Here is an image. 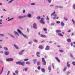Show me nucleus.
<instances>
[{
  "instance_id": "obj_1",
  "label": "nucleus",
  "mask_w": 75,
  "mask_h": 75,
  "mask_svg": "<svg viewBox=\"0 0 75 75\" xmlns=\"http://www.w3.org/2000/svg\"><path fill=\"white\" fill-rule=\"evenodd\" d=\"M17 31L19 33H20L21 34V35H22L25 38H27V39H28V38L26 36V35H24V34H23L22 32H21V31L20 30L18 29L17 30Z\"/></svg>"
},
{
  "instance_id": "obj_47",
  "label": "nucleus",
  "mask_w": 75,
  "mask_h": 75,
  "mask_svg": "<svg viewBox=\"0 0 75 75\" xmlns=\"http://www.w3.org/2000/svg\"><path fill=\"white\" fill-rule=\"evenodd\" d=\"M59 8H62L63 7L62 6H59Z\"/></svg>"
},
{
  "instance_id": "obj_62",
  "label": "nucleus",
  "mask_w": 75,
  "mask_h": 75,
  "mask_svg": "<svg viewBox=\"0 0 75 75\" xmlns=\"http://www.w3.org/2000/svg\"><path fill=\"white\" fill-rule=\"evenodd\" d=\"M71 30H70L68 31V33H69L70 32H71Z\"/></svg>"
},
{
  "instance_id": "obj_55",
  "label": "nucleus",
  "mask_w": 75,
  "mask_h": 75,
  "mask_svg": "<svg viewBox=\"0 0 75 75\" xmlns=\"http://www.w3.org/2000/svg\"><path fill=\"white\" fill-rule=\"evenodd\" d=\"M12 0H11V1H9L8 2V3H11V2H12Z\"/></svg>"
},
{
  "instance_id": "obj_23",
  "label": "nucleus",
  "mask_w": 75,
  "mask_h": 75,
  "mask_svg": "<svg viewBox=\"0 0 75 75\" xmlns=\"http://www.w3.org/2000/svg\"><path fill=\"white\" fill-rule=\"evenodd\" d=\"M27 69H28V68H25L24 69H23V71H27Z\"/></svg>"
},
{
  "instance_id": "obj_56",
  "label": "nucleus",
  "mask_w": 75,
  "mask_h": 75,
  "mask_svg": "<svg viewBox=\"0 0 75 75\" xmlns=\"http://www.w3.org/2000/svg\"><path fill=\"white\" fill-rule=\"evenodd\" d=\"M70 57H73V55H72V54H70Z\"/></svg>"
},
{
  "instance_id": "obj_53",
  "label": "nucleus",
  "mask_w": 75,
  "mask_h": 75,
  "mask_svg": "<svg viewBox=\"0 0 75 75\" xmlns=\"http://www.w3.org/2000/svg\"><path fill=\"white\" fill-rule=\"evenodd\" d=\"M73 8H74V9H75V5H73Z\"/></svg>"
},
{
  "instance_id": "obj_34",
  "label": "nucleus",
  "mask_w": 75,
  "mask_h": 75,
  "mask_svg": "<svg viewBox=\"0 0 75 75\" xmlns=\"http://www.w3.org/2000/svg\"><path fill=\"white\" fill-rule=\"evenodd\" d=\"M4 49L5 50H6V51L8 50V49L6 47H4Z\"/></svg>"
},
{
  "instance_id": "obj_45",
  "label": "nucleus",
  "mask_w": 75,
  "mask_h": 75,
  "mask_svg": "<svg viewBox=\"0 0 75 75\" xmlns=\"http://www.w3.org/2000/svg\"><path fill=\"white\" fill-rule=\"evenodd\" d=\"M10 35V36L11 37H12V38H14V37L13 35Z\"/></svg>"
},
{
  "instance_id": "obj_13",
  "label": "nucleus",
  "mask_w": 75,
  "mask_h": 75,
  "mask_svg": "<svg viewBox=\"0 0 75 75\" xmlns=\"http://www.w3.org/2000/svg\"><path fill=\"white\" fill-rule=\"evenodd\" d=\"M55 13V12H54V13L51 14V16H54V17H57V15H56V14H54Z\"/></svg>"
},
{
  "instance_id": "obj_8",
  "label": "nucleus",
  "mask_w": 75,
  "mask_h": 75,
  "mask_svg": "<svg viewBox=\"0 0 75 75\" xmlns=\"http://www.w3.org/2000/svg\"><path fill=\"white\" fill-rule=\"evenodd\" d=\"M50 48V47L48 46H47L46 48H45V50H49Z\"/></svg>"
},
{
  "instance_id": "obj_12",
  "label": "nucleus",
  "mask_w": 75,
  "mask_h": 75,
  "mask_svg": "<svg viewBox=\"0 0 75 75\" xmlns=\"http://www.w3.org/2000/svg\"><path fill=\"white\" fill-rule=\"evenodd\" d=\"M36 54L37 55V56L38 57H40V56L39 55L40 54V52H38L36 53Z\"/></svg>"
},
{
  "instance_id": "obj_50",
  "label": "nucleus",
  "mask_w": 75,
  "mask_h": 75,
  "mask_svg": "<svg viewBox=\"0 0 75 75\" xmlns=\"http://www.w3.org/2000/svg\"><path fill=\"white\" fill-rule=\"evenodd\" d=\"M72 20L73 23H74V24H75V21H74V20L73 19H72Z\"/></svg>"
},
{
  "instance_id": "obj_10",
  "label": "nucleus",
  "mask_w": 75,
  "mask_h": 75,
  "mask_svg": "<svg viewBox=\"0 0 75 75\" xmlns=\"http://www.w3.org/2000/svg\"><path fill=\"white\" fill-rule=\"evenodd\" d=\"M55 58L56 59L57 61V62H60V60H59V59L57 57H55Z\"/></svg>"
},
{
  "instance_id": "obj_40",
  "label": "nucleus",
  "mask_w": 75,
  "mask_h": 75,
  "mask_svg": "<svg viewBox=\"0 0 75 75\" xmlns=\"http://www.w3.org/2000/svg\"><path fill=\"white\" fill-rule=\"evenodd\" d=\"M35 4L34 3H32L31 4V6H34V5H35Z\"/></svg>"
},
{
  "instance_id": "obj_15",
  "label": "nucleus",
  "mask_w": 75,
  "mask_h": 75,
  "mask_svg": "<svg viewBox=\"0 0 75 75\" xmlns=\"http://www.w3.org/2000/svg\"><path fill=\"white\" fill-rule=\"evenodd\" d=\"M9 52H4V54L6 55H8L9 54Z\"/></svg>"
},
{
  "instance_id": "obj_2",
  "label": "nucleus",
  "mask_w": 75,
  "mask_h": 75,
  "mask_svg": "<svg viewBox=\"0 0 75 75\" xmlns=\"http://www.w3.org/2000/svg\"><path fill=\"white\" fill-rule=\"evenodd\" d=\"M16 64H18V65H21L24 66V64H25V63L24 62H21L20 61H19L18 62H16Z\"/></svg>"
},
{
  "instance_id": "obj_36",
  "label": "nucleus",
  "mask_w": 75,
  "mask_h": 75,
  "mask_svg": "<svg viewBox=\"0 0 75 75\" xmlns=\"http://www.w3.org/2000/svg\"><path fill=\"white\" fill-rule=\"evenodd\" d=\"M47 0L48 2L49 3H51V0Z\"/></svg>"
},
{
  "instance_id": "obj_33",
  "label": "nucleus",
  "mask_w": 75,
  "mask_h": 75,
  "mask_svg": "<svg viewBox=\"0 0 75 75\" xmlns=\"http://www.w3.org/2000/svg\"><path fill=\"white\" fill-rule=\"evenodd\" d=\"M52 67L53 68V69H54V64L52 63Z\"/></svg>"
},
{
  "instance_id": "obj_25",
  "label": "nucleus",
  "mask_w": 75,
  "mask_h": 75,
  "mask_svg": "<svg viewBox=\"0 0 75 75\" xmlns=\"http://www.w3.org/2000/svg\"><path fill=\"white\" fill-rule=\"evenodd\" d=\"M26 64L27 65H29L30 64V62H26Z\"/></svg>"
},
{
  "instance_id": "obj_37",
  "label": "nucleus",
  "mask_w": 75,
  "mask_h": 75,
  "mask_svg": "<svg viewBox=\"0 0 75 75\" xmlns=\"http://www.w3.org/2000/svg\"><path fill=\"white\" fill-rule=\"evenodd\" d=\"M64 19L65 20V21H67L68 20V18L66 17H65L64 18Z\"/></svg>"
},
{
  "instance_id": "obj_3",
  "label": "nucleus",
  "mask_w": 75,
  "mask_h": 75,
  "mask_svg": "<svg viewBox=\"0 0 75 75\" xmlns=\"http://www.w3.org/2000/svg\"><path fill=\"white\" fill-rule=\"evenodd\" d=\"M42 64L43 65H46V62L44 58H42Z\"/></svg>"
},
{
  "instance_id": "obj_24",
  "label": "nucleus",
  "mask_w": 75,
  "mask_h": 75,
  "mask_svg": "<svg viewBox=\"0 0 75 75\" xmlns=\"http://www.w3.org/2000/svg\"><path fill=\"white\" fill-rule=\"evenodd\" d=\"M37 65H40V62H37Z\"/></svg>"
},
{
  "instance_id": "obj_35",
  "label": "nucleus",
  "mask_w": 75,
  "mask_h": 75,
  "mask_svg": "<svg viewBox=\"0 0 75 75\" xmlns=\"http://www.w3.org/2000/svg\"><path fill=\"white\" fill-rule=\"evenodd\" d=\"M61 24L62 26H64V25H65L64 24V23L63 22H62L61 23Z\"/></svg>"
},
{
  "instance_id": "obj_42",
  "label": "nucleus",
  "mask_w": 75,
  "mask_h": 75,
  "mask_svg": "<svg viewBox=\"0 0 75 75\" xmlns=\"http://www.w3.org/2000/svg\"><path fill=\"white\" fill-rule=\"evenodd\" d=\"M24 61H28V59H24Z\"/></svg>"
},
{
  "instance_id": "obj_20",
  "label": "nucleus",
  "mask_w": 75,
  "mask_h": 75,
  "mask_svg": "<svg viewBox=\"0 0 75 75\" xmlns=\"http://www.w3.org/2000/svg\"><path fill=\"white\" fill-rule=\"evenodd\" d=\"M15 73L16 74V75L18 74V70H16L15 71Z\"/></svg>"
},
{
  "instance_id": "obj_31",
  "label": "nucleus",
  "mask_w": 75,
  "mask_h": 75,
  "mask_svg": "<svg viewBox=\"0 0 75 75\" xmlns=\"http://www.w3.org/2000/svg\"><path fill=\"white\" fill-rule=\"evenodd\" d=\"M14 33L15 35H18V33L16 31H14Z\"/></svg>"
},
{
  "instance_id": "obj_29",
  "label": "nucleus",
  "mask_w": 75,
  "mask_h": 75,
  "mask_svg": "<svg viewBox=\"0 0 75 75\" xmlns=\"http://www.w3.org/2000/svg\"><path fill=\"white\" fill-rule=\"evenodd\" d=\"M36 18L38 20H40V16H38Z\"/></svg>"
},
{
  "instance_id": "obj_14",
  "label": "nucleus",
  "mask_w": 75,
  "mask_h": 75,
  "mask_svg": "<svg viewBox=\"0 0 75 75\" xmlns=\"http://www.w3.org/2000/svg\"><path fill=\"white\" fill-rule=\"evenodd\" d=\"M40 37L42 38H46V35H44L42 34L40 35Z\"/></svg>"
},
{
  "instance_id": "obj_60",
  "label": "nucleus",
  "mask_w": 75,
  "mask_h": 75,
  "mask_svg": "<svg viewBox=\"0 0 75 75\" xmlns=\"http://www.w3.org/2000/svg\"><path fill=\"white\" fill-rule=\"evenodd\" d=\"M25 12V10H23V13H24Z\"/></svg>"
},
{
  "instance_id": "obj_38",
  "label": "nucleus",
  "mask_w": 75,
  "mask_h": 75,
  "mask_svg": "<svg viewBox=\"0 0 75 75\" xmlns=\"http://www.w3.org/2000/svg\"><path fill=\"white\" fill-rule=\"evenodd\" d=\"M34 41L35 42H38V41L37 40H34Z\"/></svg>"
},
{
  "instance_id": "obj_41",
  "label": "nucleus",
  "mask_w": 75,
  "mask_h": 75,
  "mask_svg": "<svg viewBox=\"0 0 75 75\" xmlns=\"http://www.w3.org/2000/svg\"><path fill=\"white\" fill-rule=\"evenodd\" d=\"M67 65L68 68H69V67H70V66H71V65L69 64H68Z\"/></svg>"
},
{
  "instance_id": "obj_64",
  "label": "nucleus",
  "mask_w": 75,
  "mask_h": 75,
  "mask_svg": "<svg viewBox=\"0 0 75 75\" xmlns=\"http://www.w3.org/2000/svg\"><path fill=\"white\" fill-rule=\"evenodd\" d=\"M13 75H16V73H13Z\"/></svg>"
},
{
  "instance_id": "obj_58",
  "label": "nucleus",
  "mask_w": 75,
  "mask_h": 75,
  "mask_svg": "<svg viewBox=\"0 0 75 75\" xmlns=\"http://www.w3.org/2000/svg\"><path fill=\"white\" fill-rule=\"evenodd\" d=\"M28 43L29 44H32V42H28Z\"/></svg>"
},
{
  "instance_id": "obj_18",
  "label": "nucleus",
  "mask_w": 75,
  "mask_h": 75,
  "mask_svg": "<svg viewBox=\"0 0 75 75\" xmlns=\"http://www.w3.org/2000/svg\"><path fill=\"white\" fill-rule=\"evenodd\" d=\"M27 16H28V17H29L30 18H31V14H30L28 13Z\"/></svg>"
},
{
  "instance_id": "obj_59",
  "label": "nucleus",
  "mask_w": 75,
  "mask_h": 75,
  "mask_svg": "<svg viewBox=\"0 0 75 75\" xmlns=\"http://www.w3.org/2000/svg\"><path fill=\"white\" fill-rule=\"evenodd\" d=\"M9 74H10V71H8L7 75H8Z\"/></svg>"
},
{
  "instance_id": "obj_16",
  "label": "nucleus",
  "mask_w": 75,
  "mask_h": 75,
  "mask_svg": "<svg viewBox=\"0 0 75 75\" xmlns=\"http://www.w3.org/2000/svg\"><path fill=\"white\" fill-rule=\"evenodd\" d=\"M14 46L17 49V50H18V47L17 45L14 44Z\"/></svg>"
},
{
  "instance_id": "obj_52",
  "label": "nucleus",
  "mask_w": 75,
  "mask_h": 75,
  "mask_svg": "<svg viewBox=\"0 0 75 75\" xmlns=\"http://www.w3.org/2000/svg\"><path fill=\"white\" fill-rule=\"evenodd\" d=\"M46 20H49V18H48V16L47 17Z\"/></svg>"
},
{
  "instance_id": "obj_5",
  "label": "nucleus",
  "mask_w": 75,
  "mask_h": 75,
  "mask_svg": "<svg viewBox=\"0 0 75 75\" xmlns=\"http://www.w3.org/2000/svg\"><path fill=\"white\" fill-rule=\"evenodd\" d=\"M14 60V59L12 58H8L6 60V61H8V62L13 61Z\"/></svg>"
},
{
  "instance_id": "obj_51",
  "label": "nucleus",
  "mask_w": 75,
  "mask_h": 75,
  "mask_svg": "<svg viewBox=\"0 0 75 75\" xmlns=\"http://www.w3.org/2000/svg\"><path fill=\"white\" fill-rule=\"evenodd\" d=\"M43 30H44V31H47V30L45 28H44Z\"/></svg>"
},
{
  "instance_id": "obj_9",
  "label": "nucleus",
  "mask_w": 75,
  "mask_h": 75,
  "mask_svg": "<svg viewBox=\"0 0 75 75\" xmlns=\"http://www.w3.org/2000/svg\"><path fill=\"white\" fill-rule=\"evenodd\" d=\"M33 28L35 29H37V25L35 23H34Z\"/></svg>"
},
{
  "instance_id": "obj_54",
  "label": "nucleus",
  "mask_w": 75,
  "mask_h": 75,
  "mask_svg": "<svg viewBox=\"0 0 75 75\" xmlns=\"http://www.w3.org/2000/svg\"><path fill=\"white\" fill-rule=\"evenodd\" d=\"M72 64H73L74 65H75V62H73Z\"/></svg>"
},
{
  "instance_id": "obj_46",
  "label": "nucleus",
  "mask_w": 75,
  "mask_h": 75,
  "mask_svg": "<svg viewBox=\"0 0 75 75\" xmlns=\"http://www.w3.org/2000/svg\"><path fill=\"white\" fill-rule=\"evenodd\" d=\"M56 23H57V24H59L60 22L59 21H56Z\"/></svg>"
},
{
  "instance_id": "obj_27",
  "label": "nucleus",
  "mask_w": 75,
  "mask_h": 75,
  "mask_svg": "<svg viewBox=\"0 0 75 75\" xmlns=\"http://www.w3.org/2000/svg\"><path fill=\"white\" fill-rule=\"evenodd\" d=\"M67 67H65L63 69V71H65L67 70Z\"/></svg>"
},
{
  "instance_id": "obj_44",
  "label": "nucleus",
  "mask_w": 75,
  "mask_h": 75,
  "mask_svg": "<svg viewBox=\"0 0 75 75\" xmlns=\"http://www.w3.org/2000/svg\"><path fill=\"white\" fill-rule=\"evenodd\" d=\"M22 52H23L22 51H21L19 53V55H21L23 54V53H22Z\"/></svg>"
},
{
  "instance_id": "obj_26",
  "label": "nucleus",
  "mask_w": 75,
  "mask_h": 75,
  "mask_svg": "<svg viewBox=\"0 0 75 75\" xmlns=\"http://www.w3.org/2000/svg\"><path fill=\"white\" fill-rule=\"evenodd\" d=\"M33 61L34 62V64H35V62H37V60L36 59H34L33 60Z\"/></svg>"
},
{
  "instance_id": "obj_4",
  "label": "nucleus",
  "mask_w": 75,
  "mask_h": 75,
  "mask_svg": "<svg viewBox=\"0 0 75 75\" xmlns=\"http://www.w3.org/2000/svg\"><path fill=\"white\" fill-rule=\"evenodd\" d=\"M44 19L43 18H41V20L40 21V22L41 24H44L45 23V22H44Z\"/></svg>"
},
{
  "instance_id": "obj_17",
  "label": "nucleus",
  "mask_w": 75,
  "mask_h": 75,
  "mask_svg": "<svg viewBox=\"0 0 75 75\" xmlns=\"http://www.w3.org/2000/svg\"><path fill=\"white\" fill-rule=\"evenodd\" d=\"M41 71L42 72H45V70L44 68H42L41 69Z\"/></svg>"
},
{
  "instance_id": "obj_22",
  "label": "nucleus",
  "mask_w": 75,
  "mask_h": 75,
  "mask_svg": "<svg viewBox=\"0 0 75 75\" xmlns=\"http://www.w3.org/2000/svg\"><path fill=\"white\" fill-rule=\"evenodd\" d=\"M67 41L69 42H70L71 41V39H68L67 40Z\"/></svg>"
},
{
  "instance_id": "obj_43",
  "label": "nucleus",
  "mask_w": 75,
  "mask_h": 75,
  "mask_svg": "<svg viewBox=\"0 0 75 75\" xmlns=\"http://www.w3.org/2000/svg\"><path fill=\"white\" fill-rule=\"evenodd\" d=\"M22 52H23L22 51H21L19 53V55H21L23 54V53H22Z\"/></svg>"
},
{
  "instance_id": "obj_7",
  "label": "nucleus",
  "mask_w": 75,
  "mask_h": 75,
  "mask_svg": "<svg viewBox=\"0 0 75 75\" xmlns=\"http://www.w3.org/2000/svg\"><path fill=\"white\" fill-rule=\"evenodd\" d=\"M38 48L39 49H41V50H43V49H44V47L42 45H39Z\"/></svg>"
},
{
  "instance_id": "obj_30",
  "label": "nucleus",
  "mask_w": 75,
  "mask_h": 75,
  "mask_svg": "<svg viewBox=\"0 0 75 75\" xmlns=\"http://www.w3.org/2000/svg\"><path fill=\"white\" fill-rule=\"evenodd\" d=\"M59 52H61V53L63 52H64V50H59Z\"/></svg>"
},
{
  "instance_id": "obj_49",
  "label": "nucleus",
  "mask_w": 75,
  "mask_h": 75,
  "mask_svg": "<svg viewBox=\"0 0 75 75\" xmlns=\"http://www.w3.org/2000/svg\"><path fill=\"white\" fill-rule=\"evenodd\" d=\"M27 31L28 32V33H29V31H30L29 29H28V28H27Z\"/></svg>"
},
{
  "instance_id": "obj_61",
  "label": "nucleus",
  "mask_w": 75,
  "mask_h": 75,
  "mask_svg": "<svg viewBox=\"0 0 75 75\" xmlns=\"http://www.w3.org/2000/svg\"><path fill=\"white\" fill-rule=\"evenodd\" d=\"M67 75H69V72L68 71L67 73Z\"/></svg>"
},
{
  "instance_id": "obj_39",
  "label": "nucleus",
  "mask_w": 75,
  "mask_h": 75,
  "mask_svg": "<svg viewBox=\"0 0 75 75\" xmlns=\"http://www.w3.org/2000/svg\"><path fill=\"white\" fill-rule=\"evenodd\" d=\"M41 69V67L40 66H38V70H40Z\"/></svg>"
},
{
  "instance_id": "obj_28",
  "label": "nucleus",
  "mask_w": 75,
  "mask_h": 75,
  "mask_svg": "<svg viewBox=\"0 0 75 75\" xmlns=\"http://www.w3.org/2000/svg\"><path fill=\"white\" fill-rule=\"evenodd\" d=\"M13 19H14V18H11V19H8V21H11V20H13Z\"/></svg>"
},
{
  "instance_id": "obj_32",
  "label": "nucleus",
  "mask_w": 75,
  "mask_h": 75,
  "mask_svg": "<svg viewBox=\"0 0 75 75\" xmlns=\"http://www.w3.org/2000/svg\"><path fill=\"white\" fill-rule=\"evenodd\" d=\"M4 68V67H2V70L1 71V74H2V72H3V69Z\"/></svg>"
},
{
  "instance_id": "obj_63",
  "label": "nucleus",
  "mask_w": 75,
  "mask_h": 75,
  "mask_svg": "<svg viewBox=\"0 0 75 75\" xmlns=\"http://www.w3.org/2000/svg\"><path fill=\"white\" fill-rule=\"evenodd\" d=\"M45 58H47V56H45Z\"/></svg>"
},
{
  "instance_id": "obj_48",
  "label": "nucleus",
  "mask_w": 75,
  "mask_h": 75,
  "mask_svg": "<svg viewBox=\"0 0 75 75\" xmlns=\"http://www.w3.org/2000/svg\"><path fill=\"white\" fill-rule=\"evenodd\" d=\"M54 25V23H52L51 24V25Z\"/></svg>"
},
{
  "instance_id": "obj_19",
  "label": "nucleus",
  "mask_w": 75,
  "mask_h": 75,
  "mask_svg": "<svg viewBox=\"0 0 75 75\" xmlns=\"http://www.w3.org/2000/svg\"><path fill=\"white\" fill-rule=\"evenodd\" d=\"M61 30H56V32L57 33H60L61 32Z\"/></svg>"
},
{
  "instance_id": "obj_6",
  "label": "nucleus",
  "mask_w": 75,
  "mask_h": 75,
  "mask_svg": "<svg viewBox=\"0 0 75 75\" xmlns=\"http://www.w3.org/2000/svg\"><path fill=\"white\" fill-rule=\"evenodd\" d=\"M27 17V16H19L18 17V18L19 19H21V18H24V17Z\"/></svg>"
},
{
  "instance_id": "obj_11",
  "label": "nucleus",
  "mask_w": 75,
  "mask_h": 75,
  "mask_svg": "<svg viewBox=\"0 0 75 75\" xmlns=\"http://www.w3.org/2000/svg\"><path fill=\"white\" fill-rule=\"evenodd\" d=\"M48 69L49 72H51V66H48Z\"/></svg>"
},
{
  "instance_id": "obj_57",
  "label": "nucleus",
  "mask_w": 75,
  "mask_h": 75,
  "mask_svg": "<svg viewBox=\"0 0 75 75\" xmlns=\"http://www.w3.org/2000/svg\"><path fill=\"white\" fill-rule=\"evenodd\" d=\"M1 22H2V19H1L0 20V24H1L2 23H1Z\"/></svg>"
},
{
  "instance_id": "obj_21",
  "label": "nucleus",
  "mask_w": 75,
  "mask_h": 75,
  "mask_svg": "<svg viewBox=\"0 0 75 75\" xmlns=\"http://www.w3.org/2000/svg\"><path fill=\"white\" fill-rule=\"evenodd\" d=\"M58 35H59V36H60L61 37H63V35L60 33H58Z\"/></svg>"
}]
</instances>
